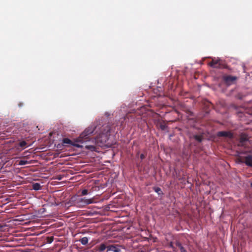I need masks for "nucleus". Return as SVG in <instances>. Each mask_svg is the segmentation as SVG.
<instances>
[{"instance_id": "f257e3e1", "label": "nucleus", "mask_w": 252, "mask_h": 252, "mask_svg": "<svg viewBox=\"0 0 252 252\" xmlns=\"http://www.w3.org/2000/svg\"><path fill=\"white\" fill-rule=\"evenodd\" d=\"M96 129V126H89L76 139V141L83 143L92 140L93 142L97 144H99V143L103 144L108 140L111 133L113 132L112 128L108 124L104 125L101 127L100 131L96 138H90V135L93 134Z\"/></svg>"}, {"instance_id": "f03ea898", "label": "nucleus", "mask_w": 252, "mask_h": 252, "mask_svg": "<svg viewBox=\"0 0 252 252\" xmlns=\"http://www.w3.org/2000/svg\"><path fill=\"white\" fill-rule=\"evenodd\" d=\"M93 203H94L93 199H87L85 197L82 198L79 195H75L71 197L68 203L70 206L82 207Z\"/></svg>"}, {"instance_id": "7ed1b4c3", "label": "nucleus", "mask_w": 252, "mask_h": 252, "mask_svg": "<svg viewBox=\"0 0 252 252\" xmlns=\"http://www.w3.org/2000/svg\"><path fill=\"white\" fill-rule=\"evenodd\" d=\"M240 161L245 163L248 166L252 167V155H249L241 158Z\"/></svg>"}, {"instance_id": "20e7f679", "label": "nucleus", "mask_w": 252, "mask_h": 252, "mask_svg": "<svg viewBox=\"0 0 252 252\" xmlns=\"http://www.w3.org/2000/svg\"><path fill=\"white\" fill-rule=\"evenodd\" d=\"M223 79L226 84L230 85L235 82L237 80V77L231 75H227L223 76Z\"/></svg>"}, {"instance_id": "39448f33", "label": "nucleus", "mask_w": 252, "mask_h": 252, "mask_svg": "<svg viewBox=\"0 0 252 252\" xmlns=\"http://www.w3.org/2000/svg\"><path fill=\"white\" fill-rule=\"evenodd\" d=\"M209 65L213 68H219L221 67L220 60L219 59H213L212 61L209 63Z\"/></svg>"}, {"instance_id": "423d86ee", "label": "nucleus", "mask_w": 252, "mask_h": 252, "mask_svg": "<svg viewBox=\"0 0 252 252\" xmlns=\"http://www.w3.org/2000/svg\"><path fill=\"white\" fill-rule=\"evenodd\" d=\"M63 144H68L69 145L77 147V148H80L82 147L79 144H76V143L73 142V141H72L71 140H70L68 138H63Z\"/></svg>"}, {"instance_id": "0eeeda50", "label": "nucleus", "mask_w": 252, "mask_h": 252, "mask_svg": "<svg viewBox=\"0 0 252 252\" xmlns=\"http://www.w3.org/2000/svg\"><path fill=\"white\" fill-rule=\"evenodd\" d=\"M120 246L115 245H109L108 246V250L107 252L113 251L114 252H120Z\"/></svg>"}, {"instance_id": "6e6552de", "label": "nucleus", "mask_w": 252, "mask_h": 252, "mask_svg": "<svg viewBox=\"0 0 252 252\" xmlns=\"http://www.w3.org/2000/svg\"><path fill=\"white\" fill-rule=\"evenodd\" d=\"M218 135L220 137H225L231 138L233 137V134L230 131H221L218 133Z\"/></svg>"}, {"instance_id": "1a4fd4ad", "label": "nucleus", "mask_w": 252, "mask_h": 252, "mask_svg": "<svg viewBox=\"0 0 252 252\" xmlns=\"http://www.w3.org/2000/svg\"><path fill=\"white\" fill-rule=\"evenodd\" d=\"M249 137L248 135L243 133L240 137V145H243L244 143L248 140Z\"/></svg>"}, {"instance_id": "9d476101", "label": "nucleus", "mask_w": 252, "mask_h": 252, "mask_svg": "<svg viewBox=\"0 0 252 252\" xmlns=\"http://www.w3.org/2000/svg\"><path fill=\"white\" fill-rule=\"evenodd\" d=\"M108 245H106L105 243H101L100 245L97 246V250L99 252H102L104 251L105 249L108 250Z\"/></svg>"}, {"instance_id": "9b49d317", "label": "nucleus", "mask_w": 252, "mask_h": 252, "mask_svg": "<svg viewBox=\"0 0 252 252\" xmlns=\"http://www.w3.org/2000/svg\"><path fill=\"white\" fill-rule=\"evenodd\" d=\"M192 138L198 142H201L203 139V137L202 135H193Z\"/></svg>"}, {"instance_id": "f8f14e48", "label": "nucleus", "mask_w": 252, "mask_h": 252, "mask_svg": "<svg viewBox=\"0 0 252 252\" xmlns=\"http://www.w3.org/2000/svg\"><path fill=\"white\" fill-rule=\"evenodd\" d=\"M32 189L35 190H39L41 189L40 184L38 183H33L32 185Z\"/></svg>"}, {"instance_id": "ddd939ff", "label": "nucleus", "mask_w": 252, "mask_h": 252, "mask_svg": "<svg viewBox=\"0 0 252 252\" xmlns=\"http://www.w3.org/2000/svg\"><path fill=\"white\" fill-rule=\"evenodd\" d=\"M79 241L83 245H86L88 243V239L86 237H84L80 239Z\"/></svg>"}, {"instance_id": "4468645a", "label": "nucleus", "mask_w": 252, "mask_h": 252, "mask_svg": "<svg viewBox=\"0 0 252 252\" xmlns=\"http://www.w3.org/2000/svg\"><path fill=\"white\" fill-rule=\"evenodd\" d=\"M153 189L158 195H162L163 194L161 189L159 187H154Z\"/></svg>"}, {"instance_id": "2eb2a0df", "label": "nucleus", "mask_w": 252, "mask_h": 252, "mask_svg": "<svg viewBox=\"0 0 252 252\" xmlns=\"http://www.w3.org/2000/svg\"><path fill=\"white\" fill-rule=\"evenodd\" d=\"M27 143L25 141H22L19 143V146L23 149L26 147Z\"/></svg>"}, {"instance_id": "dca6fc26", "label": "nucleus", "mask_w": 252, "mask_h": 252, "mask_svg": "<svg viewBox=\"0 0 252 252\" xmlns=\"http://www.w3.org/2000/svg\"><path fill=\"white\" fill-rule=\"evenodd\" d=\"M176 245L179 247L180 249L181 252H187L186 249L182 246V244L178 243H177Z\"/></svg>"}, {"instance_id": "f3484780", "label": "nucleus", "mask_w": 252, "mask_h": 252, "mask_svg": "<svg viewBox=\"0 0 252 252\" xmlns=\"http://www.w3.org/2000/svg\"><path fill=\"white\" fill-rule=\"evenodd\" d=\"M85 148L86 149L90 150L91 151H94L95 149V147L94 145H86Z\"/></svg>"}, {"instance_id": "a211bd4d", "label": "nucleus", "mask_w": 252, "mask_h": 252, "mask_svg": "<svg viewBox=\"0 0 252 252\" xmlns=\"http://www.w3.org/2000/svg\"><path fill=\"white\" fill-rule=\"evenodd\" d=\"M29 162L25 160H21L19 161L18 164L20 165H24L28 164Z\"/></svg>"}, {"instance_id": "6ab92c4d", "label": "nucleus", "mask_w": 252, "mask_h": 252, "mask_svg": "<svg viewBox=\"0 0 252 252\" xmlns=\"http://www.w3.org/2000/svg\"><path fill=\"white\" fill-rule=\"evenodd\" d=\"M54 240V237H47V242L48 243H51Z\"/></svg>"}, {"instance_id": "aec40b11", "label": "nucleus", "mask_w": 252, "mask_h": 252, "mask_svg": "<svg viewBox=\"0 0 252 252\" xmlns=\"http://www.w3.org/2000/svg\"><path fill=\"white\" fill-rule=\"evenodd\" d=\"M88 193V191L87 189H84L83 190H82V192H81V195H87Z\"/></svg>"}, {"instance_id": "412c9836", "label": "nucleus", "mask_w": 252, "mask_h": 252, "mask_svg": "<svg viewBox=\"0 0 252 252\" xmlns=\"http://www.w3.org/2000/svg\"><path fill=\"white\" fill-rule=\"evenodd\" d=\"M140 158H141V159H144V158H145L146 156H145L144 154H141L140 155Z\"/></svg>"}, {"instance_id": "4be33fe9", "label": "nucleus", "mask_w": 252, "mask_h": 252, "mask_svg": "<svg viewBox=\"0 0 252 252\" xmlns=\"http://www.w3.org/2000/svg\"><path fill=\"white\" fill-rule=\"evenodd\" d=\"M130 115H127L126 117H124V120H126V119H129Z\"/></svg>"}, {"instance_id": "5701e85b", "label": "nucleus", "mask_w": 252, "mask_h": 252, "mask_svg": "<svg viewBox=\"0 0 252 252\" xmlns=\"http://www.w3.org/2000/svg\"><path fill=\"white\" fill-rule=\"evenodd\" d=\"M22 252H32L29 249H26V250L22 251Z\"/></svg>"}, {"instance_id": "b1692460", "label": "nucleus", "mask_w": 252, "mask_h": 252, "mask_svg": "<svg viewBox=\"0 0 252 252\" xmlns=\"http://www.w3.org/2000/svg\"><path fill=\"white\" fill-rule=\"evenodd\" d=\"M165 127H166V126H164V125H161V126H160V128H161V129H162V130H164V129H165Z\"/></svg>"}, {"instance_id": "393cba45", "label": "nucleus", "mask_w": 252, "mask_h": 252, "mask_svg": "<svg viewBox=\"0 0 252 252\" xmlns=\"http://www.w3.org/2000/svg\"><path fill=\"white\" fill-rule=\"evenodd\" d=\"M58 179H59V180H61V179H62V177H58Z\"/></svg>"}, {"instance_id": "a878e982", "label": "nucleus", "mask_w": 252, "mask_h": 252, "mask_svg": "<svg viewBox=\"0 0 252 252\" xmlns=\"http://www.w3.org/2000/svg\"><path fill=\"white\" fill-rule=\"evenodd\" d=\"M251 187L252 188V183L251 184Z\"/></svg>"}]
</instances>
